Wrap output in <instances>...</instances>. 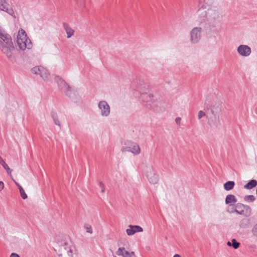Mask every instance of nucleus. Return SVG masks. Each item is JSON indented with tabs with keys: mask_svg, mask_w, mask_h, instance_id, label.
I'll list each match as a JSON object with an SVG mask.
<instances>
[{
	"mask_svg": "<svg viewBox=\"0 0 257 257\" xmlns=\"http://www.w3.org/2000/svg\"><path fill=\"white\" fill-rule=\"evenodd\" d=\"M236 207L235 213L245 217H249L251 214L250 207L243 204L238 203L235 204Z\"/></svg>",
	"mask_w": 257,
	"mask_h": 257,
	"instance_id": "9d476101",
	"label": "nucleus"
},
{
	"mask_svg": "<svg viewBox=\"0 0 257 257\" xmlns=\"http://www.w3.org/2000/svg\"><path fill=\"white\" fill-rule=\"evenodd\" d=\"M0 10L7 13L14 18H16L15 13L12 8L10 7L7 0H0Z\"/></svg>",
	"mask_w": 257,
	"mask_h": 257,
	"instance_id": "4468645a",
	"label": "nucleus"
},
{
	"mask_svg": "<svg viewBox=\"0 0 257 257\" xmlns=\"http://www.w3.org/2000/svg\"><path fill=\"white\" fill-rule=\"evenodd\" d=\"M17 45L21 50L32 48L33 44L31 40L28 37L26 32L23 29L19 30L17 35Z\"/></svg>",
	"mask_w": 257,
	"mask_h": 257,
	"instance_id": "39448f33",
	"label": "nucleus"
},
{
	"mask_svg": "<svg viewBox=\"0 0 257 257\" xmlns=\"http://www.w3.org/2000/svg\"><path fill=\"white\" fill-rule=\"evenodd\" d=\"M63 26L67 34V38H70L72 37L74 34V30L71 28L68 24L64 23Z\"/></svg>",
	"mask_w": 257,
	"mask_h": 257,
	"instance_id": "6ab92c4d",
	"label": "nucleus"
},
{
	"mask_svg": "<svg viewBox=\"0 0 257 257\" xmlns=\"http://www.w3.org/2000/svg\"><path fill=\"white\" fill-rule=\"evenodd\" d=\"M116 254L122 257H136L134 252H129L124 247H119L116 251Z\"/></svg>",
	"mask_w": 257,
	"mask_h": 257,
	"instance_id": "a211bd4d",
	"label": "nucleus"
},
{
	"mask_svg": "<svg viewBox=\"0 0 257 257\" xmlns=\"http://www.w3.org/2000/svg\"><path fill=\"white\" fill-rule=\"evenodd\" d=\"M193 28L190 32V41L192 44L198 43L201 38L202 28L203 26Z\"/></svg>",
	"mask_w": 257,
	"mask_h": 257,
	"instance_id": "1a4fd4ad",
	"label": "nucleus"
},
{
	"mask_svg": "<svg viewBox=\"0 0 257 257\" xmlns=\"http://www.w3.org/2000/svg\"><path fill=\"white\" fill-rule=\"evenodd\" d=\"M121 151L122 152H129L134 155H138L140 154L141 150L140 146L137 143L131 141H126L124 146L121 149Z\"/></svg>",
	"mask_w": 257,
	"mask_h": 257,
	"instance_id": "0eeeda50",
	"label": "nucleus"
},
{
	"mask_svg": "<svg viewBox=\"0 0 257 257\" xmlns=\"http://www.w3.org/2000/svg\"><path fill=\"white\" fill-rule=\"evenodd\" d=\"M257 185V181L255 180H251L249 181L244 186V188L247 189H251Z\"/></svg>",
	"mask_w": 257,
	"mask_h": 257,
	"instance_id": "4be33fe9",
	"label": "nucleus"
},
{
	"mask_svg": "<svg viewBox=\"0 0 257 257\" xmlns=\"http://www.w3.org/2000/svg\"><path fill=\"white\" fill-rule=\"evenodd\" d=\"M57 244L55 250L59 257H76V247L71 240L62 239Z\"/></svg>",
	"mask_w": 257,
	"mask_h": 257,
	"instance_id": "7ed1b4c3",
	"label": "nucleus"
},
{
	"mask_svg": "<svg viewBox=\"0 0 257 257\" xmlns=\"http://www.w3.org/2000/svg\"><path fill=\"white\" fill-rule=\"evenodd\" d=\"M196 22L199 26L205 29L214 28L219 23V13L216 8L212 7L214 0H198Z\"/></svg>",
	"mask_w": 257,
	"mask_h": 257,
	"instance_id": "f257e3e1",
	"label": "nucleus"
},
{
	"mask_svg": "<svg viewBox=\"0 0 257 257\" xmlns=\"http://www.w3.org/2000/svg\"><path fill=\"white\" fill-rule=\"evenodd\" d=\"M83 0H78V1L81 2V1H83Z\"/></svg>",
	"mask_w": 257,
	"mask_h": 257,
	"instance_id": "79ce46f5",
	"label": "nucleus"
},
{
	"mask_svg": "<svg viewBox=\"0 0 257 257\" xmlns=\"http://www.w3.org/2000/svg\"><path fill=\"white\" fill-rule=\"evenodd\" d=\"M173 257H181L179 254H175Z\"/></svg>",
	"mask_w": 257,
	"mask_h": 257,
	"instance_id": "a19ab883",
	"label": "nucleus"
},
{
	"mask_svg": "<svg viewBox=\"0 0 257 257\" xmlns=\"http://www.w3.org/2000/svg\"><path fill=\"white\" fill-rule=\"evenodd\" d=\"M141 171L147 177L156 171L152 165L146 164L141 166Z\"/></svg>",
	"mask_w": 257,
	"mask_h": 257,
	"instance_id": "f3484780",
	"label": "nucleus"
},
{
	"mask_svg": "<svg viewBox=\"0 0 257 257\" xmlns=\"http://www.w3.org/2000/svg\"><path fill=\"white\" fill-rule=\"evenodd\" d=\"M244 222H248V220L246 219H242V220L241 221V224H240V225H241V226H242V227L243 226V223Z\"/></svg>",
	"mask_w": 257,
	"mask_h": 257,
	"instance_id": "ea45409f",
	"label": "nucleus"
},
{
	"mask_svg": "<svg viewBox=\"0 0 257 257\" xmlns=\"http://www.w3.org/2000/svg\"><path fill=\"white\" fill-rule=\"evenodd\" d=\"M14 182H15V184L16 185V186L18 187L19 190H20V188H23V187L20 185V184H19L17 182H16V181H14Z\"/></svg>",
	"mask_w": 257,
	"mask_h": 257,
	"instance_id": "e433bc0d",
	"label": "nucleus"
},
{
	"mask_svg": "<svg viewBox=\"0 0 257 257\" xmlns=\"http://www.w3.org/2000/svg\"><path fill=\"white\" fill-rule=\"evenodd\" d=\"M1 28H2V27H1V26H0V29H1Z\"/></svg>",
	"mask_w": 257,
	"mask_h": 257,
	"instance_id": "37998d69",
	"label": "nucleus"
},
{
	"mask_svg": "<svg viewBox=\"0 0 257 257\" xmlns=\"http://www.w3.org/2000/svg\"><path fill=\"white\" fill-rule=\"evenodd\" d=\"M236 51L238 55L242 57H248L251 53V49L250 47L243 44L239 45Z\"/></svg>",
	"mask_w": 257,
	"mask_h": 257,
	"instance_id": "ddd939ff",
	"label": "nucleus"
},
{
	"mask_svg": "<svg viewBox=\"0 0 257 257\" xmlns=\"http://www.w3.org/2000/svg\"><path fill=\"white\" fill-rule=\"evenodd\" d=\"M0 50L11 62L15 63L17 62V51L13 43L6 45L2 44L0 46Z\"/></svg>",
	"mask_w": 257,
	"mask_h": 257,
	"instance_id": "423d86ee",
	"label": "nucleus"
},
{
	"mask_svg": "<svg viewBox=\"0 0 257 257\" xmlns=\"http://www.w3.org/2000/svg\"><path fill=\"white\" fill-rule=\"evenodd\" d=\"M19 191H20L21 196L23 199H26L27 198V197H28L27 195L25 193V191L23 188H20V190H19Z\"/></svg>",
	"mask_w": 257,
	"mask_h": 257,
	"instance_id": "c85d7f7f",
	"label": "nucleus"
},
{
	"mask_svg": "<svg viewBox=\"0 0 257 257\" xmlns=\"http://www.w3.org/2000/svg\"><path fill=\"white\" fill-rule=\"evenodd\" d=\"M13 43L11 36L2 28L0 29V46Z\"/></svg>",
	"mask_w": 257,
	"mask_h": 257,
	"instance_id": "2eb2a0df",
	"label": "nucleus"
},
{
	"mask_svg": "<svg viewBox=\"0 0 257 257\" xmlns=\"http://www.w3.org/2000/svg\"><path fill=\"white\" fill-rule=\"evenodd\" d=\"M113 257H117V256H116L114 255V256H113Z\"/></svg>",
	"mask_w": 257,
	"mask_h": 257,
	"instance_id": "c03bdc74",
	"label": "nucleus"
},
{
	"mask_svg": "<svg viewBox=\"0 0 257 257\" xmlns=\"http://www.w3.org/2000/svg\"><path fill=\"white\" fill-rule=\"evenodd\" d=\"M236 207H235V204L234 205H229L227 209V211L230 213H235Z\"/></svg>",
	"mask_w": 257,
	"mask_h": 257,
	"instance_id": "cd10ccee",
	"label": "nucleus"
},
{
	"mask_svg": "<svg viewBox=\"0 0 257 257\" xmlns=\"http://www.w3.org/2000/svg\"><path fill=\"white\" fill-rule=\"evenodd\" d=\"M14 182H15V184L16 185V186L18 187L19 190H20V188H23V187L20 185V184H19L17 182H16V181H14Z\"/></svg>",
	"mask_w": 257,
	"mask_h": 257,
	"instance_id": "58836bf2",
	"label": "nucleus"
},
{
	"mask_svg": "<svg viewBox=\"0 0 257 257\" xmlns=\"http://www.w3.org/2000/svg\"><path fill=\"white\" fill-rule=\"evenodd\" d=\"M147 178H148L149 182L153 184L158 183L159 180V176L156 174V171Z\"/></svg>",
	"mask_w": 257,
	"mask_h": 257,
	"instance_id": "aec40b11",
	"label": "nucleus"
},
{
	"mask_svg": "<svg viewBox=\"0 0 257 257\" xmlns=\"http://www.w3.org/2000/svg\"><path fill=\"white\" fill-rule=\"evenodd\" d=\"M54 120L55 123L56 125H57L58 126H60V121L58 119L54 118Z\"/></svg>",
	"mask_w": 257,
	"mask_h": 257,
	"instance_id": "72a5a7b5",
	"label": "nucleus"
},
{
	"mask_svg": "<svg viewBox=\"0 0 257 257\" xmlns=\"http://www.w3.org/2000/svg\"><path fill=\"white\" fill-rule=\"evenodd\" d=\"M31 71L33 73L39 75L46 82H48L50 80L51 76L49 71L43 66H35Z\"/></svg>",
	"mask_w": 257,
	"mask_h": 257,
	"instance_id": "6e6552de",
	"label": "nucleus"
},
{
	"mask_svg": "<svg viewBox=\"0 0 257 257\" xmlns=\"http://www.w3.org/2000/svg\"><path fill=\"white\" fill-rule=\"evenodd\" d=\"M55 81L57 83L59 87L65 93L69 96L71 93V87L59 76H56L55 78Z\"/></svg>",
	"mask_w": 257,
	"mask_h": 257,
	"instance_id": "f8f14e48",
	"label": "nucleus"
},
{
	"mask_svg": "<svg viewBox=\"0 0 257 257\" xmlns=\"http://www.w3.org/2000/svg\"><path fill=\"white\" fill-rule=\"evenodd\" d=\"M98 108L102 116L107 117L109 115L110 107L106 101H100L98 103Z\"/></svg>",
	"mask_w": 257,
	"mask_h": 257,
	"instance_id": "9b49d317",
	"label": "nucleus"
},
{
	"mask_svg": "<svg viewBox=\"0 0 257 257\" xmlns=\"http://www.w3.org/2000/svg\"><path fill=\"white\" fill-rule=\"evenodd\" d=\"M84 228L87 232L90 233H92V228L90 225L86 224L84 225Z\"/></svg>",
	"mask_w": 257,
	"mask_h": 257,
	"instance_id": "c756f323",
	"label": "nucleus"
},
{
	"mask_svg": "<svg viewBox=\"0 0 257 257\" xmlns=\"http://www.w3.org/2000/svg\"><path fill=\"white\" fill-rule=\"evenodd\" d=\"M14 182H15V184L16 185V186L18 187L19 190H20V188H23V187L20 185V184H19L17 182H16V181H14Z\"/></svg>",
	"mask_w": 257,
	"mask_h": 257,
	"instance_id": "4c0bfd02",
	"label": "nucleus"
},
{
	"mask_svg": "<svg viewBox=\"0 0 257 257\" xmlns=\"http://www.w3.org/2000/svg\"><path fill=\"white\" fill-rule=\"evenodd\" d=\"M0 164L3 166L5 169L7 171L8 174L11 175L12 172V170L11 169L8 165L6 163L5 161L0 156Z\"/></svg>",
	"mask_w": 257,
	"mask_h": 257,
	"instance_id": "5701e85b",
	"label": "nucleus"
},
{
	"mask_svg": "<svg viewBox=\"0 0 257 257\" xmlns=\"http://www.w3.org/2000/svg\"><path fill=\"white\" fill-rule=\"evenodd\" d=\"M221 102L215 97L214 103L210 106V109L207 112L206 121L211 127H217L220 123Z\"/></svg>",
	"mask_w": 257,
	"mask_h": 257,
	"instance_id": "f03ea898",
	"label": "nucleus"
},
{
	"mask_svg": "<svg viewBox=\"0 0 257 257\" xmlns=\"http://www.w3.org/2000/svg\"><path fill=\"white\" fill-rule=\"evenodd\" d=\"M10 257H20L19 256V255H18L17 253H11V254L10 255Z\"/></svg>",
	"mask_w": 257,
	"mask_h": 257,
	"instance_id": "c9c22d12",
	"label": "nucleus"
},
{
	"mask_svg": "<svg viewBox=\"0 0 257 257\" xmlns=\"http://www.w3.org/2000/svg\"><path fill=\"white\" fill-rule=\"evenodd\" d=\"M99 185H100V187H101V192L102 193H104V191H105V188H104V184L102 182H100V184H99Z\"/></svg>",
	"mask_w": 257,
	"mask_h": 257,
	"instance_id": "2f4dec72",
	"label": "nucleus"
},
{
	"mask_svg": "<svg viewBox=\"0 0 257 257\" xmlns=\"http://www.w3.org/2000/svg\"><path fill=\"white\" fill-rule=\"evenodd\" d=\"M244 199L246 202H252L255 200V197L252 195H246L244 196Z\"/></svg>",
	"mask_w": 257,
	"mask_h": 257,
	"instance_id": "bb28decb",
	"label": "nucleus"
},
{
	"mask_svg": "<svg viewBox=\"0 0 257 257\" xmlns=\"http://www.w3.org/2000/svg\"><path fill=\"white\" fill-rule=\"evenodd\" d=\"M125 231L127 235L131 236L137 232H143V229L141 226L139 225H129Z\"/></svg>",
	"mask_w": 257,
	"mask_h": 257,
	"instance_id": "dca6fc26",
	"label": "nucleus"
},
{
	"mask_svg": "<svg viewBox=\"0 0 257 257\" xmlns=\"http://www.w3.org/2000/svg\"><path fill=\"white\" fill-rule=\"evenodd\" d=\"M231 242H232V244H231V243L230 242L228 241L227 242V245L228 246L232 245L234 249H236V248H237L239 247V243L237 242L236 240L235 239H232L231 240Z\"/></svg>",
	"mask_w": 257,
	"mask_h": 257,
	"instance_id": "a878e982",
	"label": "nucleus"
},
{
	"mask_svg": "<svg viewBox=\"0 0 257 257\" xmlns=\"http://www.w3.org/2000/svg\"><path fill=\"white\" fill-rule=\"evenodd\" d=\"M237 201L234 195L232 194H229L226 196L225 198V203L226 204L231 203H236Z\"/></svg>",
	"mask_w": 257,
	"mask_h": 257,
	"instance_id": "412c9836",
	"label": "nucleus"
},
{
	"mask_svg": "<svg viewBox=\"0 0 257 257\" xmlns=\"http://www.w3.org/2000/svg\"><path fill=\"white\" fill-rule=\"evenodd\" d=\"M209 109L204 111L203 110H199L197 113V119L200 121L202 120V119L204 117L207 119V112L208 111Z\"/></svg>",
	"mask_w": 257,
	"mask_h": 257,
	"instance_id": "393cba45",
	"label": "nucleus"
},
{
	"mask_svg": "<svg viewBox=\"0 0 257 257\" xmlns=\"http://www.w3.org/2000/svg\"><path fill=\"white\" fill-rule=\"evenodd\" d=\"M252 231L253 234L257 237V223L253 226Z\"/></svg>",
	"mask_w": 257,
	"mask_h": 257,
	"instance_id": "7c9ffc66",
	"label": "nucleus"
},
{
	"mask_svg": "<svg viewBox=\"0 0 257 257\" xmlns=\"http://www.w3.org/2000/svg\"><path fill=\"white\" fill-rule=\"evenodd\" d=\"M4 188V183L2 181H0V192L2 191Z\"/></svg>",
	"mask_w": 257,
	"mask_h": 257,
	"instance_id": "473e14b6",
	"label": "nucleus"
},
{
	"mask_svg": "<svg viewBox=\"0 0 257 257\" xmlns=\"http://www.w3.org/2000/svg\"><path fill=\"white\" fill-rule=\"evenodd\" d=\"M140 99L143 102L145 103V105L148 108L156 112H159L162 110L161 102L153 94H142Z\"/></svg>",
	"mask_w": 257,
	"mask_h": 257,
	"instance_id": "20e7f679",
	"label": "nucleus"
},
{
	"mask_svg": "<svg viewBox=\"0 0 257 257\" xmlns=\"http://www.w3.org/2000/svg\"><path fill=\"white\" fill-rule=\"evenodd\" d=\"M235 185L234 181H229L224 184V188L226 191H229L233 189Z\"/></svg>",
	"mask_w": 257,
	"mask_h": 257,
	"instance_id": "b1692460",
	"label": "nucleus"
},
{
	"mask_svg": "<svg viewBox=\"0 0 257 257\" xmlns=\"http://www.w3.org/2000/svg\"><path fill=\"white\" fill-rule=\"evenodd\" d=\"M181 118L179 117H178L175 119V121H176V123L179 124L181 122Z\"/></svg>",
	"mask_w": 257,
	"mask_h": 257,
	"instance_id": "f704fd0d",
	"label": "nucleus"
}]
</instances>
